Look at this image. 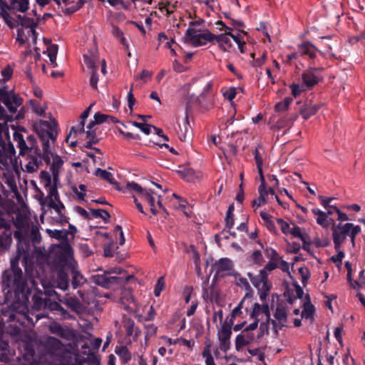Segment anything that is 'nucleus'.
<instances>
[{
    "label": "nucleus",
    "mask_w": 365,
    "mask_h": 365,
    "mask_svg": "<svg viewBox=\"0 0 365 365\" xmlns=\"http://www.w3.org/2000/svg\"><path fill=\"white\" fill-rule=\"evenodd\" d=\"M46 232L48 234L50 237L52 238H55L56 240H62L63 242H68V232L64 230H50L47 229Z\"/></svg>",
    "instance_id": "nucleus-27"
},
{
    "label": "nucleus",
    "mask_w": 365,
    "mask_h": 365,
    "mask_svg": "<svg viewBox=\"0 0 365 365\" xmlns=\"http://www.w3.org/2000/svg\"><path fill=\"white\" fill-rule=\"evenodd\" d=\"M48 207L54 209L58 215L63 214L62 210L65 209L64 205L60 200L56 202H55V200H50V202H48Z\"/></svg>",
    "instance_id": "nucleus-46"
},
{
    "label": "nucleus",
    "mask_w": 365,
    "mask_h": 365,
    "mask_svg": "<svg viewBox=\"0 0 365 365\" xmlns=\"http://www.w3.org/2000/svg\"><path fill=\"white\" fill-rule=\"evenodd\" d=\"M274 317L278 322H286L287 319V314L285 308L284 307L278 306L276 308Z\"/></svg>",
    "instance_id": "nucleus-42"
},
{
    "label": "nucleus",
    "mask_w": 365,
    "mask_h": 365,
    "mask_svg": "<svg viewBox=\"0 0 365 365\" xmlns=\"http://www.w3.org/2000/svg\"><path fill=\"white\" fill-rule=\"evenodd\" d=\"M20 254L11 259L10 267L6 269L1 276V287L7 299L19 304L29 302L31 290L21 268L19 265Z\"/></svg>",
    "instance_id": "nucleus-1"
},
{
    "label": "nucleus",
    "mask_w": 365,
    "mask_h": 365,
    "mask_svg": "<svg viewBox=\"0 0 365 365\" xmlns=\"http://www.w3.org/2000/svg\"><path fill=\"white\" fill-rule=\"evenodd\" d=\"M85 123L80 121L79 123L76 126H73L71 128V130L68 135L66 136V141L68 143L70 137L73 133L76 135L78 133H84L85 132Z\"/></svg>",
    "instance_id": "nucleus-44"
},
{
    "label": "nucleus",
    "mask_w": 365,
    "mask_h": 365,
    "mask_svg": "<svg viewBox=\"0 0 365 365\" xmlns=\"http://www.w3.org/2000/svg\"><path fill=\"white\" fill-rule=\"evenodd\" d=\"M14 138L18 143V147L20 149V154H24L25 152L27 151L29 145L26 144L22 134L15 133L14 134Z\"/></svg>",
    "instance_id": "nucleus-35"
},
{
    "label": "nucleus",
    "mask_w": 365,
    "mask_h": 365,
    "mask_svg": "<svg viewBox=\"0 0 365 365\" xmlns=\"http://www.w3.org/2000/svg\"><path fill=\"white\" fill-rule=\"evenodd\" d=\"M29 0H11L9 4L10 11L25 13L29 9Z\"/></svg>",
    "instance_id": "nucleus-22"
},
{
    "label": "nucleus",
    "mask_w": 365,
    "mask_h": 365,
    "mask_svg": "<svg viewBox=\"0 0 365 365\" xmlns=\"http://www.w3.org/2000/svg\"><path fill=\"white\" fill-rule=\"evenodd\" d=\"M113 247L114 242L113 241L104 246L103 252L105 257H111L113 256Z\"/></svg>",
    "instance_id": "nucleus-59"
},
{
    "label": "nucleus",
    "mask_w": 365,
    "mask_h": 365,
    "mask_svg": "<svg viewBox=\"0 0 365 365\" xmlns=\"http://www.w3.org/2000/svg\"><path fill=\"white\" fill-rule=\"evenodd\" d=\"M200 103V101L199 97L194 94H191L187 98V101H186V108H185L186 115H187L188 113L190 112L195 106H198Z\"/></svg>",
    "instance_id": "nucleus-34"
},
{
    "label": "nucleus",
    "mask_w": 365,
    "mask_h": 365,
    "mask_svg": "<svg viewBox=\"0 0 365 365\" xmlns=\"http://www.w3.org/2000/svg\"><path fill=\"white\" fill-rule=\"evenodd\" d=\"M8 133V127L6 126V123H0V162H1V158L4 156V148H5V142L2 139V134Z\"/></svg>",
    "instance_id": "nucleus-39"
},
{
    "label": "nucleus",
    "mask_w": 365,
    "mask_h": 365,
    "mask_svg": "<svg viewBox=\"0 0 365 365\" xmlns=\"http://www.w3.org/2000/svg\"><path fill=\"white\" fill-rule=\"evenodd\" d=\"M48 187H49V192L48 195V200H55V202L59 201V196L56 186L55 185L53 186L50 185Z\"/></svg>",
    "instance_id": "nucleus-49"
},
{
    "label": "nucleus",
    "mask_w": 365,
    "mask_h": 365,
    "mask_svg": "<svg viewBox=\"0 0 365 365\" xmlns=\"http://www.w3.org/2000/svg\"><path fill=\"white\" fill-rule=\"evenodd\" d=\"M255 339V335L252 332H247L244 329L235 339V349L237 351H240L244 346H247L252 343Z\"/></svg>",
    "instance_id": "nucleus-11"
},
{
    "label": "nucleus",
    "mask_w": 365,
    "mask_h": 365,
    "mask_svg": "<svg viewBox=\"0 0 365 365\" xmlns=\"http://www.w3.org/2000/svg\"><path fill=\"white\" fill-rule=\"evenodd\" d=\"M1 209L2 207L0 208V247L2 246V235H4L7 237H10V229L11 226L10 221L2 217Z\"/></svg>",
    "instance_id": "nucleus-19"
},
{
    "label": "nucleus",
    "mask_w": 365,
    "mask_h": 365,
    "mask_svg": "<svg viewBox=\"0 0 365 365\" xmlns=\"http://www.w3.org/2000/svg\"><path fill=\"white\" fill-rule=\"evenodd\" d=\"M306 298L308 302L304 303V309L302 312V317L305 319L312 318L314 313V307L310 302V297L307 294Z\"/></svg>",
    "instance_id": "nucleus-29"
},
{
    "label": "nucleus",
    "mask_w": 365,
    "mask_h": 365,
    "mask_svg": "<svg viewBox=\"0 0 365 365\" xmlns=\"http://www.w3.org/2000/svg\"><path fill=\"white\" fill-rule=\"evenodd\" d=\"M252 259L257 264H262L263 256L259 250L255 251L252 255Z\"/></svg>",
    "instance_id": "nucleus-60"
},
{
    "label": "nucleus",
    "mask_w": 365,
    "mask_h": 365,
    "mask_svg": "<svg viewBox=\"0 0 365 365\" xmlns=\"http://www.w3.org/2000/svg\"><path fill=\"white\" fill-rule=\"evenodd\" d=\"M56 264L62 269H69L77 263L73 258V252L71 245L68 242H62L59 250L56 253Z\"/></svg>",
    "instance_id": "nucleus-5"
},
{
    "label": "nucleus",
    "mask_w": 365,
    "mask_h": 365,
    "mask_svg": "<svg viewBox=\"0 0 365 365\" xmlns=\"http://www.w3.org/2000/svg\"><path fill=\"white\" fill-rule=\"evenodd\" d=\"M33 305L32 308L34 310L39 311L46 309L47 306V301L48 298L43 297V292L37 290L32 296Z\"/></svg>",
    "instance_id": "nucleus-13"
},
{
    "label": "nucleus",
    "mask_w": 365,
    "mask_h": 365,
    "mask_svg": "<svg viewBox=\"0 0 365 365\" xmlns=\"http://www.w3.org/2000/svg\"><path fill=\"white\" fill-rule=\"evenodd\" d=\"M322 68L311 65L302 73V80L304 86L307 89H312L317 85L322 80V76L320 73Z\"/></svg>",
    "instance_id": "nucleus-7"
},
{
    "label": "nucleus",
    "mask_w": 365,
    "mask_h": 365,
    "mask_svg": "<svg viewBox=\"0 0 365 365\" xmlns=\"http://www.w3.org/2000/svg\"><path fill=\"white\" fill-rule=\"evenodd\" d=\"M299 272L302 276V282L303 284L308 280L310 276L309 271L307 267H299Z\"/></svg>",
    "instance_id": "nucleus-61"
},
{
    "label": "nucleus",
    "mask_w": 365,
    "mask_h": 365,
    "mask_svg": "<svg viewBox=\"0 0 365 365\" xmlns=\"http://www.w3.org/2000/svg\"><path fill=\"white\" fill-rule=\"evenodd\" d=\"M115 352L121 359H123L125 362H128L131 359V354L129 352L128 348L125 346H117L115 348Z\"/></svg>",
    "instance_id": "nucleus-37"
},
{
    "label": "nucleus",
    "mask_w": 365,
    "mask_h": 365,
    "mask_svg": "<svg viewBox=\"0 0 365 365\" xmlns=\"http://www.w3.org/2000/svg\"><path fill=\"white\" fill-rule=\"evenodd\" d=\"M247 277L250 278L253 286L257 289H259L264 281L267 280L268 275L267 271L261 269L259 274L256 276H254L251 272H248Z\"/></svg>",
    "instance_id": "nucleus-18"
},
{
    "label": "nucleus",
    "mask_w": 365,
    "mask_h": 365,
    "mask_svg": "<svg viewBox=\"0 0 365 365\" xmlns=\"http://www.w3.org/2000/svg\"><path fill=\"white\" fill-rule=\"evenodd\" d=\"M65 270L61 269L57 274V287L62 290L67 289L68 287V277Z\"/></svg>",
    "instance_id": "nucleus-26"
},
{
    "label": "nucleus",
    "mask_w": 365,
    "mask_h": 365,
    "mask_svg": "<svg viewBox=\"0 0 365 365\" xmlns=\"http://www.w3.org/2000/svg\"><path fill=\"white\" fill-rule=\"evenodd\" d=\"M180 176L187 182H195L202 178L200 172H196L192 168H184L178 170Z\"/></svg>",
    "instance_id": "nucleus-16"
},
{
    "label": "nucleus",
    "mask_w": 365,
    "mask_h": 365,
    "mask_svg": "<svg viewBox=\"0 0 365 365\" xmlns=\"http://www.w3.org/2000/svg\"><path fill=\"white\" fill-rule=\"evenodd\" d=\"M185 36L187 42L195 47L205 45L207 42H212L213 41L218 43L219 48L223 51H228L232 47L229 33L215 35L208 30L203 33H199V30L189 27L185 32Z\"/></svg>",
    "instance_id": "nucleus-3"
},
{
    "label": "nucleus",
    "mask_w": 365,
    "mask_h": 365,
    "mask_svg": "<svg viewBox=\"0 0 365 365\" xmlns=\"http://www.w3.org/2000/svg\"><path fill=\"white\" fill-rule=\"evenodd\" d=\"M232 335V329L229 325H222V329L218 331L217 338L220 341V349L226 353L230 348V337Z\"/></svg>",
    "instance_id": "nucleus-10"
},
{
    "label": "nucleus",
    "mask_w": 365,
    "mask_h": 365,
    "mask_svg": "<svg viewBox=\"0 0 365 365\" xmlns=\"http://www.w3.org/2000/svg\"><path fill=\"white\" fill-rule=\"evenodd\" d=\"M321 107L320 104H306L301 108L300 113L305 120L309 119L311 116L315 115Z\"/></svg>",
    "instance_id": "nucleus-20"
},
{
    "label": "nucleus",
    "mask_w": 365,
    "mask_h": 365,
    "mask_svg": "<svg viewBox=\"0 0 365 365\" xmlns=\"http://www.w3.org/2000/svg\"><path fill=\"white\" fill-rule=\"evenodd\" d=\"M312 213L318 217L316 219L317 224L323 227H327L329 224L327 222V214L318 208H313L312 210Z\"/></svg>",
    "instance_id": "nucleus-28"
},
{
    "label": "nucleus",
    "mask_w": 365,
    "mask_h": 365,
    "mask_svg": "<svg viewBox=\"0 0 365 365\" xmlns=\"http://www.w3.org/2000/svg\"><path fill=\"white\" fill-rule=\"evenodd\" d=\"M290 88L292 91V94L294 98L298 97L302 91H305V88H303V86H301L299 84L292 83L290 85Z\"/></svg>",
    "instance_id": "nucleus-53"
},
{
    "label": "nucleus",
    "mask_w": 365,
    "mask_h": 365,
    "mask_svg": "<svg viewBox=\"0 0 365 365\" xmlns=\"http://www.w3.org/2000/svg\"><path fill=\"white\" fill-rule=\"evenodd\" d=\"M13 74V68L10 65L5 66L1 71V75L3 77L4 81H9Z\"/></svg>",
    "instance_id": "nucleus-50"
},
{
    "label": "nucleus",
    "mask_w": 365,
    "mask_h": 365,
    "mask_svg": "<svg viewBox=\"0 0 365 365\" xmlns=\"http://www.w3.org/2000/svg\"><path fill=\"white\" fill-rule=\"evenodd\" d=\"M228 275L235 277L237 280L236 284L239 287L244 288L245 290L248 291V292L245 294L244 298L245 299L246 297H248L250 295V292H252V288H251L247 279L245 277H240V274L237 272L230 273V274H228Z\"/></svg>",
    "instance_id": "nucleus-24"
},
{
    "label": "nucleus",
    "mask_w": 365,
    "mask_h": 365,
    "mask_svg": "<svg viewBox=\"0 0 365 365\" xmlns=\"http://www.w3.org/2000/svg\"><path fill=\"white\" fill-rule=\"evenodd\" d=\"M261 314H264L266 315L267 319H268V322L271 320L268 304H264L261 305L259 303H255L252 311L250 313V318H258L259 315Z\"/></svg>",
    "instance_id": "nucleus-15"
},
{
    "label": "nucleus",
    "mask_w": 365,
    "mask_h": 365,
    "mask_svg": "<svg viewBox=\"0 0 365 365\" xmlns=\"http://www.w3.org/2000/svg\"><path fill=\"white\" fill-rule=\"evenodd\" d=\"M108 115L97 112L94 115V123L101 124L107 121Z\"/></svg>",
    "instance_id": "nucleus-63"
},
{
    "label": "nucleus",
    "mask_w": 365,
    "mask_h": 365,
    "mask_svg": "<svg viewBox=\"0 0 365 365\" xmlns=\"http://www.w3.org/2000/svg\"><path fill=\"white\" fill-rule=\"evenodd\" d=\"M289 233L294 237L299 238L302 241L304 249H306V245L309 246L310 245V243L306 242L305 236L302 233L301 228L299 226L294 225V227L290 229Z\"/></svg>",
    "instance_id": "nucleus-36"
},
{
    "label": "nucleus",
    "mask_w": 365,
    "mask_h": 365,
    "mask_svg": "<svg viewBox=\"0 0 365 365\" xmlns=\"http://www.w3.org/2000/svg\"><path fill=\"white\" fill-rule=\"evenodd\" d=\"M124 270L120 268L111 269L108 271H105L103 274H95L91 277L92 282L103 288L110 289L116 286L123 285L125 282L131 279H134L133 275H127L125 277H116L111 276V274H122Z\"/></svg>",
    "instance_id": "nucleus-4"
},
{
    "label": "nucleus",
    "mask_w": 365,
    "mask_h": 365,
    "mask_svg": "<svg viewBox=\"0 0 365 365\" xmlns=\"http://www.w3.org/2000/svg\"><path fill=\"white\" fill-rule=\"evenodd\" d=\"M225 221V227L222 231V234H224L226 230H228V231H230V230L232 229V227L235 225L234 214L229 215V216H228L227 213H226Z\"/></svg>",
    "instance_id": "nucleus-47"
},
{
    "label": "nucleus",
    "mask_w": 365,
    "mask_h": 365,
    "mask_svg": "<svg viewBox=\"0 0 365 365\" xmlns=\"http://www.w3.org/2000/svg\"><path fill=\"white\" fill-rule=\"evenodd\" d=\"M135 322L130 318H125L123 322V327L128 336H132L134 331Z\"/></svg>",
    "instance_id": "nucleus-45"
},
{
    "label": "nucleus",
    "mask_w": 365,
    "mask_h": 365,
    "mask_svg": "<svg viewBox=\"0 0 365 365\" xmlns=\"http://www.w3.org/2000/svg\"><path fill=\"white\" fill-rule=\"evenodd\" d=\"M270 324L272 325V329L274 332L277 334L279 330H282V328L284 327V324L283 322H277L274 319L269 320Z\"/></svg>",
    "instance_id": "nucleus-64"
},
{
    "label": "nucleus",
    "mask_w": 365,
    "mask_h": 365,
    "mask_svg": "<svg viewBox=\"0 0 365 365\" xmlns=\"http://www.w3.org/2000/svg\"><path fill=\"white\" fill-rule=\"evenodd\" d=\"M97 60V58L93 54H84L83 55V61L86 66L89 68L91 69L92 71L93 70H98V67L96 66V61Z\"/></svg>",
    "instance_id": "nucleus-38"
},
{
    "label": "nucleus",
    "mask_w": 365,
    "mask_h": 365,
    "mask_svg": "<svg viewBox=\"0 0 365 365\" xmlns=\"http://www.w3.org/2000/svg\"><path fill=\"white\" fill-rule=\"evenodd\" d=\"M293 99L291 97L285 98L282 101L277 103L274 106L276 112H284L286 111Z\"/></svg>",
    "instance_id": "nucleus-40"
},
{
    "label": "nucleus",
    "mask_w": 365,
    "mask_h": 365,
    "mask_svg": "<svg viewBox=\"0 0 365 365\" xmlns=\"http://www.w3.org/2000/svg\"><path fill=\"white\" fill-rule=\"evenodd\" d=\"M210 292L207 291V297L211 302H217L219 297V294L217 291L215 289L213 286H211L210 288Z\"/></svg>",
    "instance_id": "nucleus-57"
},
{
    "label": "nucleus",
    "mask_w": 365,
    "mask_h": 365,
    "mask_svg": "<svg viewBox=\"0 0 365 365\" xmlns=\"http://www.w3.org/2000/svg\"><path fill=\"white\" fill-rule=\"evenodd\" d=\"M132 124L138 128L139 129H140V130L144 133L146 135H148L150 133V130H151V128H153L154 130L155 131V133L158 135H160V128L156 127V126H154V125H149V124H146V123H138V122H136V121H133L132 122Z\"/></svg>",
    "instance_id": "nucleus-31"
},
{
    "label": "nucleus",
    "mask_w": 365,
    "mask_h": 365,
    "mask_svg": "<svg viewBox=\"0 0 365 365\" xmlns=\"http://www.w3.org/2000/svg\"><path fill=\"white\" fill-rule=\"evenodd\" d=\"M53 163L51 166V170L52 172L53 181L56 182L58 180L59 170L62 167L63 164V160L61 158L60 156L56 155H53Z\"/></svg>",
    "instance_id": "nucleus-23"
},
{
    "label": "nucleus",
    "mask_w": 365,
    "mask_h": 365,
    "mask_svg": "<svg viewBox=\"0 0 365 365\" xmlns=\"http://www.w3.org/2000/svg\"><path fill=\"white\" fill-rule=\"evenodd\" d=\"M57 128L58 123L55 119L51 121L41 120L38 125H34L36 132L42 142L43 152L39 150L37 153L31 155V160L26 165L28 173L36 171L43 161L47 165L50 164L51 158L53 157V153L51 152L49 140L53 143L56 142L58 135Z\"/></svg>",
    "instance_id": "nucleus-2"
},
{
    "label": "nucleus",
    "mask_w": 365,
    "mask_h": 365,
    "mask_svg": "<svg viewBox=\"0 0 365 365\" xmlns=\"http://www.w3.org/2000/svg\"><path fill=\"white\" fill-rule=\"evenodd\" d=\"M319 199L321 201V204L325 209H328V208L334 209V207H336V206H334L333 205H330L331 202L332 200H335L334 197H324V196L319 195Z\"/></svg>",
    "instance_id": "nucleus-51"
},
{
    "label": "nucleus",
    "mask_w": 365,
    "mask_h": 365,
    "mask_svg": "<svg viewBox=\"0 0 365 365\" xmlns=\"http://www.w3.org/2000/svg\"><path fill=\"white\" fill-rule=\"evenodd\" d=\"M361 227L359 225H356L354 229L352 230L351 233L349 234V237H350L351 245L353 247H354L355 245H356V243H355L356 237L359 233L361 232Z\"/></svg>",
    "instance_id": "nucleus-62"
},
{
    "label": "nucleus",
    "mask_w": 365,
    "mask_h": 365,
    "mask_svg": "<svg viewBox=\"0 0 365 365\" xmlns=\"http://www.w3.org/2000/svg\"><path fill=\"white\" fill-rule=\"evenodd\" d=\"M319 51L310 41H304L297 46V52L299 56H307L310 65L314 64L317 52Z\"/></svg>",
    "instance_id": "nucleus-9"
},
{
    "label": "nucleus",
    "mask_w": 365,
    "mask_h": 365,
    "mask_svg": "<svg viewBox=\"0 0 365 365\" xmlns=\"http://www.w3.org/2000/svg\"><path fill=\"white\" fill-rule=\"evenodd\" d=\"M277 222L280 225L281 230L284 234H288L290 230L289 225L282 218H277Z\"/></svg>",
    "instance_id": "nucleus-58"
},
{
    "label": "nucleus",
    "mask_w": 365,
    "mask_h": 365,
    "mask_svg": "<svg viewBox=\"0 0 365 365\" xmlns=\"http://www.w3.org/2000/svg\"><path fill=\"white\" fill-rule=\"evenodd\" d=\"M94 175L96 176H99L101 177L102 179L106 180L107 182H108L109 183L112 184V185H118V183L116 181H115L113 179V175L112 173L108 172L107 170H103L101 168H97L94 173ZM117 189L119 190V187L118 186H117Z\"/></svg>",
    "instance_id": "nucleus-30"
},
{
    "label": "nucleus",
    "mask_w": 365,
    "mask_h": 365,
    "mask_svg": "<svg viewBox=\"0 0 365 365\" xmlns=\"http://www.w3.org/2000/svg\"><path fill=\"white\" fill-rule=\"evenodd\" d=\"M27 142L29 143V148L27 151L29 153L30 159L31 158V155H34V153H37L39 151V148L36 145V140L34 135H29L26 138Z\"/></svg>",
    "instance_id": "nucleus-33"
},
{
    "label": "nucleus",
    "mask_w": 365,
    "mask_h": 365,
    "mask_svg": "<svg viewBox=\"0 0 365 365\" xmlns=\"http://www.w3.org/2000/svg\"><path fill=\"white\" fill-rule=\"evenodd\" d=\"M262 148L260 145H259L254 150L253 154L255 155V160L257 164V167H262L263 165V158L260 154L259 149Z\"/></svg>",
    "instance_id": "nucleus-52"
},
{
    "label": "nucleus",
    "mask_w": 365,
    "mask_h": 365,
    "mask_svg": "<svg viewBox=\"0 0 365 365\" xmlns=\"http://www.w3.org/2000/svg\"><path fill=\"white\" fill-rule=\"evenodd\" d=\"M236 95L237 91L235 87H230L223 92L224 97L229 101H232L235 98Z\"/></svg>",
    "instance_id": "nucleus-55"
},
{
    "label": "nucleus",
    "mask_w": 365,
    "mask_h": 365,
    "mask_svg": "<svg viewBox=\"0 0 365 365\" xmlns=\"http://www.w3.org/2000/svg\"><path fill=\"white\" fill-rule=\"evenodd\" d=\"M233 268V263L229 258L224 257L212 264L211 270L215 272V278L224 277L225 272L230 271Z\"/></svg>",
    "instance_id": "nucleus-8"
},
{
    "label": "nucleus",
    "mask_w": 365,
    "mask_h": 365,
    "mask_svg": "<svg viewBox=\"0 0 365 365\" xmlns=\"http://www.w3.org/2000/svg\"><path fill=\"white\" fill-rule=\"evenodd\" d=\"M180 130L178 131V136L181 141H187L191 138L192 130L190 126L188 116L186 115L185 118L182 123V125H179Z\"/></svg>",
    "instance_id": "nucleus-14"
},
{
    "label": "nucleus",
    "mask_w": 365,
    "mask_h": 365,
    "mask_svg": "<svg viewBox=\"0 0 365 365\" xmlns=\"http://www.w3.org/2000/svg\"><path fill=\"white\" fill-rule=\"evenodd\" d=\"M161 43H164V48L169 50L173 46L178 47V43H176L173 39L169 41L168 36L163 33H161Z\"/></svg>",
    "instance_id": "nucleus-48"
},
{
    "label": "nucleus",
    "mask_w": 365,
    "mask_h": 365,
    "mask_svg": "<svg viewBox=\"0 0 365 365\" xmlns=\"http://www.w3.org/2000/svg\"><path fill=\"white\" fill-rule=\"evenodd\" d=\"M61 302L64 303L72 311L76 313H81L83 311L82 304L78 299L75 297H66L63 300L61 299Z\"/></svg>",
    "instance_id": "nucleus-21"
},
{
    "label": "nucleus",
    "mask_w": 365,
    "mask_h": 365,
    "mask_svg": "<svg viewBox=\"0 0 365 365\" xmlns=\"http://www.w3.org/2000/svg\"><path fill=\"white\" fill-rule=\"evenodd\" d=\"M87 356L88 357L85 359V361L88 363L90 365H101L100 360L95 356L93 351H89L88 354H87Z\"/></svg>",
    "instance_id": "nucleus-54"
},
{
    "label": "nucleus",
    "mask_w": 365,
    "mask_h": 365,
    "mask_svg": "<svg viewBox=\"0 0 365 365\" xmlns=\"http://www.w3.org/2000/svg\"><path fill=\"white\" fill-rule=\"evenodd\" d=\"M16 24H18V26L20 25L22 27L29 29H33L38 26V21H35L33 19L26 16L22 19V21H17Z\"/></svg>",
    "instance_id": "nucleus-43"
},
{
    "label": "nucleus",
    "mask_w": 365,
    "mask_h": 365,
    "mask_svg": "<svg viewBox=\"0 0 365 365\" xmlns=\"http://www.w3.org/2000/svg\"><path fill=\"white\" fill-rule=\"evenodd\" d=\"M341 247H339V250H335L337 254L331 257V260L333 262H339L341 264L342 259L345 256L344 252L341 250Z\"/></svg>",
    "instance_id": "nucleus-56"
},
{
    "label": "nucleus",
    "mask_w": 365,
    "mask_h": 365,
    "mask_svg": "<svg viewBox=\"0 0 365 365\" xmlns=\"http://www.w3.org/2000/svg\"><path fill=\"white\" fill-rule=\"evenodd\" d=\"M153 191L149 190L148 191L143 192L140 195L142 199L146 201L150 205V210L152 214L156 215L158 213V211L155 206V199L153 196Z\"/></svg>",
    "instance_id": "nucleus-25"
},
{
    "label": "nucleus",
    "mask_w": 365,
    "mask_h": 365,
    "mask_svg": "<svg viewBox=\"0 0 365 365\" xmlns=\"http://www.w3.org/2000/svg\"><path fill=\"white\" fill-rule=\"evenodd\" d=\"M91 213L96 218H101L104 222H108L110 218L109 212L103 209H90Z\"/></svg>",
    "instance_id": "nucleus-32"
},
{
    "label": "nucleus",
    "mask_w": 365,
    "mask_h": 365,
    "mask_svg": "<svg viewBox=\"0 0 365 365\" xmlns=\"http://www.w3.org/2000/svg\"><path fill=\"white\" fill-rule=\"evenodd\" d=\"M50 331L51 333L68 341L72 340L75 336L73 330L65 329L59 324H54L51 326Z\"/></svg>",
    "instance_id": "nucleus-12"
},
{
    "label": "nucleus",
    "mask_w": 365,
    "mask_h": 365,
    "mask_svg": "<svg viewBox=\"0 0 365 365\" xmlns=\"http://www.w3.org/2000/svg\"><path fill=\"white\" fill-rule=\"evenodd\" d=\"M76 265H74L68 269L72 275L71 284L73 289H76L86 282V278L76 269Z\"/></svg>",
    "instance_id": "nucleus-17"
},
{
    "label": "nucleus",
    "mask_w": 365,
    "mask_h": 365,
    "mask_svg": "<svg viewBox=\"0 0 365 365\" xmlns=\"http://www.w3.org/2000/svg\"><path fill=\"white\" fill-rule=\"evenodd\" d=\"M0 15L9 28L14 29L18 26V24H16L18 20L12 19L6 10L1 11Z\"/></svg>",
    "instance_id": "nucleus-41"
},
{
    "label": "nucleus",
    "mask_w": 365,
    "mask_h": 365,
    "mask_svg": "<svg viewBox=\"0 0 365 365\" xmlns=\"http://www.w3.org/2000/svg\"><path fill=\"white\" fill-rule=\"evenodd\" d=\"M356 225L351 222L341 223L339 222L337 225L333 222L331 227L332 238L334 245V249L339 250V247H341L349 234L351 233Z\"/></svg>",
    "instance_id": "nucleus-6"
}]
</instances>
